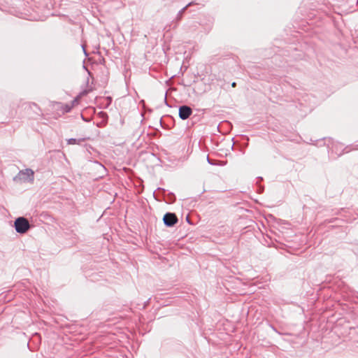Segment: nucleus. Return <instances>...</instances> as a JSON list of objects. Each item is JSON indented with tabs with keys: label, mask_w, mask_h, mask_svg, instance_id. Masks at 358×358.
<instances>
[{
	"label": "nucleus",
	"mask_w": 358,
	"mask_h": 358,
	"mask_svg": "<svg viewBox=\"0 0 358 358\" xmlns=\"http://www.w3.org/2000/svg\"><path fill=\"white\" fill-rule=\"evenodd\" d=\"M15 231L18 234H25L30 229V224L24 217H17L14 222Z\"/></svg>",
	"instance_id": "nucleus-1"
},
{
	"label": "nucleus",
	"mask_w": 358,
	"mask_h": 358,
	"mask_svg": "<svg viewBox=\"0 0 358 358\" xmlns=\"http://www.w3.org/2000/svg\"><path fill=\"white\" fill-rule=\"evenodd\" d=\"M34 173L30 169H26L20 171L17 176L14 178L15 180H19L22 182H33L34 179Z\"/></svg>",
	"instance_id": "nucleus-2"
},
{
	"label": "nucleus",
	"mask_w": 358,
	"mask_h": 358,
	"mask_svg": "<svg viewBox=\"0 0 358 358\" xmlns=\"http://www.w3.org/2000/svg\"><path fill=\"white\" fill-rule=\"evenodd\" d=\"M163 220L165 225L171 227L178 222V218L174 213H167L164 215Z\"/></svg>",
	"instance_id": "nucleus-3"
},
{
	"label": "nucleus",
	"mask_w": 358,
	"mask_h": 358,
	"mask_svg": "<svg viewBox=\"0 0 358 358\" xmlns=\"http://www.w3.org/2000/svg\"><path fill=\"white\" fill-rule=\"evenodd\" d=\"M192 113V108L187 106H182L179 108V117L182 120L187 119Z\"/></svg>",
	"instance_id": "nucleus-4"
},
{
	"label": "nucleus",
	"mask_w": 358,
	"mask_h": 358,
	"mask_svg": "<svg viewBox=\"0 0 358 358\" xmlns=\"http://www.w3.org/2000/svg\"><path fill=\"white\" fill-rule=\"evenodd\" d=\"M68 144H79L80 142L83 141L82 139H76V138H69L68 141Z\"/></svg>",
	"instance_id": "nucleus-5"
},
{
	"label": "nucleus",
	"mask_w": 358,
	"mask_h": 358,
	"mask_svg": "<svg viewBox=\"0 0 358 358\" xmlns=\"http://www.w3.org/2000/svg\"><path fill=\"white\" fill-rule=\"evenodd\" d=\"M76 102H77V100H76V99H75L74 101H73L71 106H66V112H69V111H70V110H71V109L72 108V107L73 106L74 103H76Z\"/></svg>",
	"instance_id": "nucleus-6"
},
{
	"label": "nucleus",
	"mask_w": 358,
	"mask_h": 358,
	"mask_svg": "<svg viewBox=\"0 0 358 358\" xmlns=\"http://www.w3.org/2000/svg\"><path fill=\"white\" fill-rule=\"evenodd\" d=\"M231 86L234 87L236 86V83H233L231 84Z\"/></svg>",
	"instance_id": "nucleus-7"
},
{
	"label": "nucleus",
	"mask_w": 358,
	"mask_h": 358,
	"mask_svg": "<svg viewBox=\"0 0 358 358\" xmlns=\"http://www.w3.org/2000/svg\"><path fill=\"white\" fill-rule=\"evenodd\" d=\"M207 160L208 163L212 164L208 157H207Z\"/></svg>",
	"instance_id": "nucleus-8"
}]
</instances>
